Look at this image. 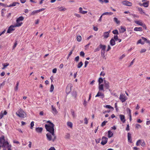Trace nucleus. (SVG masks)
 Instances as JSON below:
<instances>
[{"instance_id": "obj_1", "label": "nucleus", "mask_w": 150, "mask_h": 150, "mask_svg": "<svg viewBox=\"0 0 150 150\" xmlns=\"http://www.w3.org/2000/svg\"><path fill=\"white\" fill-rule=\"evenodd\" d=\"M48 124H45V127L47 131L49 132L46 134L47 139L54 142L56 139V136L54 133V125L50 121L47 122Z\"/></svg>"}, {"instance_id": "obj_2", "label": "nucleus", "mask_w": 150, "mask_h": 150, "mask_svg": "<svg viewBox=\"0 0 150 150\" xmlns=\"http://www.w3.org/2000/svg\"><path fill=\"white\" fill-rule=\"evenodd\" d=\"M0 146L1 147L3 148L4 150H6L7 149L8 150H11V145L9 143L8 139H5L4 135H2L0 137Z\"/></svg>"}, {"instance_id": "obj_3", "label": "nucleus", "mask_w": 150, "mask_h": 150, "mask_svg": "<svg viewBox=\"0 0 150 150\" xmlns=\"http://www.w3.org/2000/svg\"><path fill=\"white\" fill-rule=\"evenodd\" d=\"M16 114L18 116L20 117L24 118L26 116L25 113L21 109H20L17 111Z\"/></svg>"}, {"instance_id": "obj_4", "label": "nucleus", "mask_w": 150, "mask_h": 150, "mask_svg": "<svg viewBox=\"0 0 150 150\" xmlns=\"http://www.w3.org/2000/svg\"><path fill=\"white\" fill-rule=\"evenodd\" d=\"M98 81L99 83L98 88L99 90L104 91L103 85L102 84H101V83L103 81V79L101 77L99 78L98 80Z\"/></svg>"}, {"instance_id": "obj_5", "label": "nucleus", "mask_w": 150, "mask_h": 150, "mask_svg": "<svg viewBox=\"0 0 150 150\" xmlns=\"http://www.w3.org/2000/svg\"><path fill=\"white\" fill-rule=\"evenodd\" d=\"M136 144L137 146L141 145V146L144 147L145 146V143L144 140L139 139L137 141Z\"/></svg>"}, {"instance_id": "obj_6", "label": "nucleus", "mask_w": 150, "mask_h": 150, "mask_svg": "<svg viewBox=\"0 0 150 150\" xmlns=\"http://www.w3.org/2000/svg\"><path fill=\"white\" fill-rule=\"evenodd\" d=\"M127 97L125 94H120V99L122 102H124L127 99Z\"/></svg>"}, {"instance_id": "obj_7", "label": "nucleus", "mask_w": 150, "mask_h": 150, "mask_svg": "<svg viewBox=\"0 0 150 150\" xmlns=\"http://www.w3.org/2000/svg\"><path fill=\"white\" fill-rule=\"evenodd\" d=\"M122 4L124 5L128 6H131L132 3L127 1H124L122 2Z\"/></svg>"}, {"instance_id": "obj_8", "label": "nucleus", "mask_w": 150, "mask_h": 150, "mask_svg": "<svg viewBox=\"0 0 150 150\" xmlns=\"http://www.w3.org/2000/svg\"><path fill=\"white\" fill-rule=\"evenodd\" d=\"M102 141L101 144L102 145H104L106 144L108 142V139L107 137H103L102 138Z\"/></svg>"}, {"instance_id": "obj_9", "label": "nucleus", "mask_w": 150, "mask_h": 150, "mask_svg": "<svg viewBox=\"0 0 150 150\" xmlns=\"http://www.w3.org/2000/svg\"><path fill=\"white\" fill-rule=\"evenodd\" d=\"M15 27H14V25H11L7 30V33H11L13 31L15 30L14 28Z\"/></svg>"}, {"instance_id": "obj_10", "label": "nucleus", "mask_w": 150, "mask_h": 150, "mask_svg": "<svg viewBox=\"0 0 150 150\" xmlns=\"http://www.w3.org/2000/svg\"><path fill=\"white\" fill-rule=\"evenodd\" d=\"M109 83L105 80L104 81V88L108 89L110 87Z\"/></svg>"}, {"instance_id": "obj_11", "label": "nucleus", "mask_w": 150, "mask_h": 150, "mask_svg": "<svg viewBox=\"0 0 150 150\" xmlns=\"http://www.w3.org/2000/svg\"><path fill=\"white\" fill-rule=\"evenodd\" d=\"M119 117L120 118L121 121L123 123H125L126 121L125 116L123 115H119Z\"/></svg>"}, {"instance_id": "obj_12", "label": "nucleus", "mask_w": 150, "mask_h": 150, "mask_svg": "<svg viewBox=\"0 0 150 150\" xmlns=\"http://www.w3.org/2000/svg\"><path fill=\"white\" fill-rule=\"evenodd\" d=\"M119 30L120 33H123L126 31V28L125 27L121 26Z\"/></svg>"}, {"instance_id": "obj_13", "label": "nucleus", "mask_w": 150, "mask_h": 150, "mask_svg": "<svg viewBox=\"0 0 150 150\" xmlns=\"http://www.w3.org/2000/svg\"><path fill=\"white\" fill-rule=\"evenodd\" d=\"M134 22L135 23L138 25H139L140 26L143 25V23L142 22V21L141 20L135 21Z\"/></svg>"}, {"instance_id": "obj_14", "label": "nucleus", "mask_w": 150, "mask_h": 150, "mask_svg": "<svg viewBox=\"0 0 150 150\" xmlns=\"http://www.w3.org/2000/svg\"><path fill=\"white\" fill-rule=\"evenodd\" d=\"M7 114V112L6 111H4V112L1 111L0 113V119L2 118L4 115H6Z\"/></svg>"}, {"instance_id": "obj_15", "label": "nucleus", "mask_w": 150, "mask_h": 150, "mask_svg": "<svg viewBox=\"0 0 150 150\" xmlns=\"http://www.w3.org/2000/svg\"><path fill=\"white\" fill-rule=\"evenodd\" d=\"M57 9L59 11H65L66 10V8L63 6L58 7L57 8Z\"/></svg>"}, {"instance_id": "obj_16", "label": "nucleus", "mask_w": 150, "mask_h": 150, "mask_svg": "<svg viewBox=\"0 0 150 150\" xmlns=\"http://www.w3.org/2000/svg\"><path fill=\"white\" fill-rule=\"evenodd\" d=\"M52 112L54 114L56 115L57 113V112L56 108H54V107L52 105Z\"/></svg>"}, {"instance_id": "obj_17", "label": "nucleus", "mask_w": 150, "mask_h": 150, "mask_svg": "<svg viewBox=\"0 0 150 150\" xmlns=\"http://www.w3.org/2000/svg\"><path fill=\"white\" fill-rule=\"evenodd\" d=\"M138 11H139V12L141 14H145L146 15L148 16V15L147 14H146L143 11L142 8H140V7H138Z\"/></svg>"}, {"instance_id": "obj_18", "label": "nucleus", "mask_w": 150, "mask_h": 150, "mask_svg": "<svg viewBox=\"0 0 150 150\" xmlns=\"http://www.w3.org/2000/svg\"><path fill=\"white\" fill-rule=\"evenodd\" d=\"M127 137L128 141L130 143H132V140L131 139V134L129 132H128L127 133Z\"/></svg>"}, {"instance_id": "obj_19", "label": "nucleus", "mask_w": 150, "mask_h": 150, "mask_svg": "<svg viewBox=\"0 0 150 150\" xmlns=\"http://www.w3.org/2000/svg\"><path fill=\"white\" fill-rule=\"evenodd\" d=\"M149 1H147L146 2L143 3L142 4V6L146 8L148 7L149 6Z\"/></svg>"}, {"instance_id": "obj_20", "label": "nucleus", "mask_w": 150, "mask_h": 150, "mask_svg": "<svg viewBox=\"0 0 150 150\" xmlns=\"http://www.w3.org/2000/svg\"><path fill=\"white\" fill-rule=\"evenodd\" d=\"M16 23L14 25V27H16L20 26L23 24V23L22 22H20L19 21L18 22L17 20L16 21Z\"/></svg>"}, {"instance_id": "obj_21", "label": "nucleus", "mask_w": 150, "mask_h": 150, "mask_svg": "<svg viewBox=\"0 0 150 150\" xmlns=\"http://www.w3.org/2000/svg\"><path fill=\"white\" fill-rule=\"evenodd\" d=\"M83 8L82 7H80L79 8V12L80 13L82 14H85L87 13V11H83L82 10Z\"/></svg>"}, {"instance_id": "obj_22", "label": "nucleus", "mask_w": 150, "mask_h": 150, "mask_svg": "<svg viewBox=\"0 0 150 150\" xmlns=\"http://www.w3.org/2000/svg\"><path fill=\"white\" fill-rule=\"evenodd\" d=\"M43 130V128L42 127H38L36 128L35 130L38 133H41Z\"/></svg>"}, {"instance_id": "obj_23", "label": "nucleus", "mask_w": 150, "mask_h": 150, "mask_svg": "<svg viewBox=\"0 0 150 150\" xmlns=\"http://www.w3.org/2000/svg\"><path fill=\"white\" fill-rule=\"evenodd\" d=\"M17 4H19V3L17 2H14L13 3L7 6H6V7H11V6H16V5ZM5 7H6V6H5Z\"/></svg>"}, {"instance_id": "obj_24", "label": "nucleus", "mask_w": 150, "mask_h": 150, "mask_svg": "<svg viewBox=\"0 0 150 150\" xmlns=\"http://www.w3.org/2000/svg\"><path fill=\"white\" fill-rule=\"evenodd\" d=\"M99 46L100 47V48L102 49L101 51H105L106 47L105 45L100 44Z\"/></svg>"}, {"instance_id": "obj_25", "label": "nucleus", "mask_w": 150, "mask_h": 150, "mask_svg": "<svg viewBox=\"0 0 150 150\" xmlns=\"http://www.w3.org/2000/svg\"><path fill=\"white\" fill-rule=\"evenodd\" d=\"M108 138H110L112 136L113 133L111 131L109 130L108 131Z\"/></svg>"}, {"instance_id": "obj_26", "label": "nucleus", "mask_w": 150, "mask_h": 150, "mask_svg": "<svg viewBox=\"0 0 150 150\" xmlns=\"http://www.w3.org/2000/svg\"><path fill=\"white\" fill-rule=\"evenodd\" d=\"M134 30L135 31H142V27H135L134 29Z\"/></svg>"}, {"instance_id": "obj_27", "label": "nucleus", "mask_w": 150, "mask_h": 150, "mask_svg": "<svg viewBox=\"0 0 150 150\" xmlns=\"http://www.w3.org/2000/svg\"><path fill=\"white\" fill-rule=\"evenodd\" d=\"M110 44L112 46H113L115 45V41L114 39L112 38L110 40Z\"/></svg>"}, {"instance_id": "obj_28", "label": "nucleus", "mask_w": 150, "mask_h": 150, "mask_svg": "<svg viewBox=\"0 0 150 150\" xmlns=\"http://www.w3.org/2000/svg\"><path fill=\"white\" fill-rule=\"evenodd\" d=\"M103 36L104 38H107L109 36V34H108V33L106 32H105L103 33Z\"/></svg>"}, {"instance_id": "obj_29", "label": "nucleus", "mask_w": 150, "mask_h": 150, "mask_svg": "<svg viewBox=\"0 0 150 150\" xmlns=\"http://www.w3.org/2000/svg\"><path fill=\"white\" fill-rule=\"evenodd\" d=\"M142 40L144 41H146V42L147 43L149 44V45H150V40H147L146 38L144 37H142Z\"/></svg>"}, {"instance_id": "obj_30", "label": "nucleus", "mask_w": 150, "mask_h": 150, "mask_svg": "<svg viewBox=\"0 0 150 150\" xmlns=\"http://www.w3.org/2000/svg\"><path fill=\"white\" fill-rule=\"evenodd\" d=\"M144 41H144L142 38V39H140L139 40L137 44H138L140 43L142 45H144Z\"/></svg>"}, {"instance_id": "obj_31", "label": "nucleus", "mask_w": 150, "mask_h": 150, "mask_svg": "<svg viewBox=\"0 0 150 150\" xmlns=\"http://www.w3.org/2000/svg\"><path fill=\"white\" fill-rule=\"evenodd\" d=\"M114 21L117 24H119L120 23V21L118 20V19L116 18L115 17L113 19Z\"/></svg>"}, {"instance_id": "obj_32", "label": "nucleus", "mask_w": 150, "mask_h": 150, "mask_svg": "<svg viewBox=\"0 0 150 150\" xmlns=\"http://www.w3.org/2000/svg\"><path fill=\"white\" fill-rule=\"evenodd\" d=\"M98 1L102 4H103L104 2L108 3L109 2V0H98Z\"/></svg>"}, {"instance_id": "obj_33", "label": "nucleus", "mask_w": 150, "mask_h": 150, "mask_svg": "<svg viewBox=\"0 0 150 150\" xmlns=\"http://www.w3.org/2000/svg\"><path fill=\"white\" fill-rule=\"evenodd\" d=\"M24 17L23 16H20V17H19L16 20L18 22V21H19V22H20L21 21H23V19H24Z\"/></svg>"}, {"instance_id": "obj_34", "label": "nucleus", "mask_w": 150, "mask_h": 150, "mask_svg": "<svg viewBox=\"0 0 150 150\" xmlns=\"http://www.w3.org/2000/svg\"><path fill=\"white\" fill-rule=\"evenodd\" d=\"M67 125L70 128H72L73 126V124L71 122H68L67 123Z\"/></svg>"}, {"instance_id": "obj_35", "label": "nucleus", "mask_w": 150, "mask_h": 150, "mask_svg": "<svg viewBox=\"0 0 150 150\" xmlns=\"http://www.w3.org/2000/svg\"><path fill=\"white\" fill-rule=\"evenodd\" d=\"M71 113L72 116L73 118H75L76 117V115L75 113V112L74 110H72L71 111Z\"/></svg>"}, {"instance_id": "obj_36", "label": "nucleus", "mask_w": 150, "mask_h": 150, "mask_svg": "<svg viewBox=\"0 0 150 150\" xmlns=\"http://www.w3.org/2000/svg\"><path fill=\"white\" fill-rule=\"evenodd\" d=\"M104 107H105L107 108L108 109H113V108L111 106L108 105H105L104 106Z\"/></svg>"}, {"instance_id": "obj_37", "label": "nucleus", "mask_w": 150, "mask_h": 150, "mask_svg": "<svg viewBox=\"0 0 150 150\" xmlns=\"http://www.w3.org/2000/svg\"><path fill=\"white\" fill-rule=\"evenodd\" d=\"M83 65V63L82 62H80L78 64L77 67L78 68H80Z\"/></svg>"}, {"instance_id": "obj_38", "label": "nucleus", "mask_w": 150, "mask_h": 150, "mask_svg": "<svg viewBox=\"0 0 150 150\" xmlns=\"http://www.w3.org/2000/svg\"><path fill=\"white\" fill-rule=\"evenodd\" d=\"M113 14V13L112 12H105L103 13L102 15H112Z\"/></svg>"}, {"instance_id": "obj_39", "label": "nucleus", "mask_w": 150, "mask_h": 150, "mask_svg": "<svg viewBox=\"0 0 150 150\" xmlns=\"http://www.w3.org/2000/svg\"><path fill=\"white\" fill-rule=\"evenodd\" d=\"M105 51H101V56L103 58H105V59L106 58H105Z\"/></svg>"}, {"instance_id": "obj_40", "label": "nucleus", "mask_w": 150, "mask_h": 150, "mask_svg": "<svg viewBox=\"0 0 150 150\" xmlns=\"http://www.w3.org/2000/svg\"><path fill=\"white\" fill-rule=\"evenodd\" d=\"M19 82L18 81H17L16 83V86L14 90L15 91H16L18 90V86L19 85Z\"/></svg>"}, {"instance_id": "obj_41", "label": "nucleus", "mask_w": 150, "mask_h": 150, "mask_svg": "<svg viewBox=\"0 0 150 150\" xmlns=\"http://www.w3.org/2000/svg\"><path fill=\"white\" fill-rule=\"evenodd\" d=\"M108 122V121H104L102 123L101 126L102 127H103Z\"/></svg>"}, {"instance_id": "obj_42", "label": "nucleus", "mask_w": 150, "mask_h": 150, "mask_svg": "<svg viewBox=\"0 0 150 150\" xmlns=\"http://www.w3.org/2000/svg\"><path fill=\"white\" fill-rule=\"evenodd\" d=\"M54 89V86L53 84H51V88L50 90V91L51 92H52Z\"/></svg>"}, {"instance_id": "obj_43", "label": "nucleus", "mask_w": 150, "mask_h": 150, "mask_svg": "<svg viewBox=\"0 0 150 150\" xmlns=\"http://www.w3.org/2000/svg\"><path fill=\"white\" fill-rule=\"evenodd\" d=\"M38 13V10L33 11L31 13V15H34L35 14Z\"/></svg>"}, {"instance_id": "obj_44", "label": "nucleus", "mask_w": 150, "mask_h": 150, "mask_svg": "<svg viewBox=\"0 0 150 150\" xmlns=\"http://www.w3.org/2000/svg\"><path fill=\"white\" fill-rule=\"evenodd\" d=\"M112 33H113V34H118V31L117 30H113L112 31Z\"/></svg>"}, {"instance_id": "obj_45", "label": "nucleus", "mask_w": 150, "mask_h": 150, "mask_svg": "<svg viewBox=\"0 0 150 150\" xmlns=\"http://www.w3.org/2000/svg\"><path fill=\"white\" fill-rule=\"evenodd\" d=\"M135 127L137 129H139L141 127V126L140 125L138 124H136L135 125Z\"/></svg>"}, {"instance_id": "obj_46", "label": "nucleus", "mask_w": 150, "mask_h": 150, "mask_svg": "<svg viewBox=\"0 0 150 150\" xmlns=\"http://www.w3.org/2000/svg\"><path fill=\"white\" fill-rule=\"evenodd\" d=\"M70 90V86H67V88H66V91H67V93H69Z\"/></svg>"}, {"instance_id": "obj_47", "label": "nucleus", "mask_w": 150, "mask_h": 150, "mask_svg": "<svg viewBox=\"0 0 150 150\" xmlns=\"http://www.w3.org/2000/svg\"><path fill=\"white\" fill-rule=\"evenodd\" d=\"M127 112L129 113V115H131V111L129 108H127Z\"/></svg>"}, {"instance_id": "obj_48", "label": "nucleus", "mask_w": 150, "mask_h": 150, "mask_svg": "<svg viewBox=\"0 0 150 150\" xmlns=\"http://www.w3.org/2000/svg\"><path fill=\"white\" fill-rule=\"evenodd\" d=\"M77 40L78 42H80L81 40V36H78L77 38Z\"/></svg>"}, {"instance_id": "obj_49", "label": "nucleus", "mask_w": 150, "mask_h": 150, "mask_svg": "<svg viewBox=\"0 0 150 150\" xmlns=\"http://www.w3.org/2000/svg\"><path fill=\"white\" fill-rule=\"evenodd\" d=\"M2 65L3 67L6 68L7 66L9 65V64L8 63H4Z\"/></svg>"}, {"instance_id": "obj_50", "label": "nucleus", "mask_w": 150, "mask_h": 150, "mask_svg": "<svg viewBox=\"0 0 150 150\" xmlns=\"http://www.w3.org/2000/svg\"><path fill=\"white\" fill-rule=\"evenodd\" d=\"M5 84V82L3 81L2 83H0V88L2 87Z\"/></svg>"}, {"instance_id": "obj_51", "label": "nucleus", "mask_w": 150, "mask_h": 150, "mask_svg": "<svg viewBox=\"0 0 150 150\" xmlns=\"http://www.w3.org/2000/svg\"><path fill=\"white\" fill-rule=\"evenodd\" d=\"M34 126V122L33 121H32L30 123V128L31 129H32L33 126Z\"/></svg>"}, {"instance_id": "obj_52", "label": "nucleus", "mask_w": 150, "mask_h": 150, "mask_svg": "<svg viewBox=\"0 0 150 150\" xmlns=\"http://www.w3.org/2000/svg\"><path fill=\"white\" fill-rule=\"evenodd\" d=\"M84 53L83 51H81L80 52V55L81 56L84 57Z\"/></svg>"}, {"instance_id": "obj_53", "label": "nucleus", "mask_w": 150, "mask_h": 150, "mask_svg": "<svg viewBox=\"0 0 150 150\" xmlns=\"http://www.w3.org/2000/svg\"><path fill=\"white\" fill-rule=\"evenodd\" d=\"M84 123L87 124L88 123V120L87 119V118L85 117L84 119Z\"/></svg>"}, {"instance_id": "obj_54", "label": "nucleus", "mask_w": 150, "mask_h": 150, "mask_svg": "<svg viewBox=\"0 0 150 150\" xmlns=\"http://www.w3.org/2000/svg\"><path fill=\"white\" fill-rule=\"evenodd\" d=\"M146 49H142L140 51V53H142L143 52H146Z\"/></svg>"}, {"instance_id": "obj_55", "label": "nucleus", "mask_w": 150, "mask_h": 150, "mask_svg": "<svg viewBox=\"0 0 150 150\" xmlns=\"http://www.w3.org/2000/svg\"><path fill=\"white\" fill-rule=\"evenodd\" d=\"M118 37L117 35H115L114 37V39L117 41L118 39Z\"/></svg>"}, {"instance_id": "obj_56", "label": "nucleus", "mask_w": 150, "mask_h": 150, "mask_svg": "<svg viewBox=\"0 0 150 150\" xmlns=\"http://www.w3.org/2000/svg\"><path fill=\"white\" fill-rule=\"evenodd\" d=\"M70 135L69 134H67L65 136V138L67 139H68L70 137Z\"/></svg>"}, {"instance_id": "obj_57", "label": "nucleus", "mask_w": 150, "mask_h": 150, "mask_svg": "<svg viewBox=\"0 0 150 150\" xmlns=\"http://www.w3.org/2000/svg\"><path fill=\"white\" fill-rule=\"evenodd\" d=\"M79 57L78 56L76 57L75 58V60L76 62H78L79 60Z\"/></svg>"}, {"instance_id": "obj_58", "label": "nucleus", "mask_w": 150, "mask_h": 150, "mask_svg": "<svg viewBox=\"0 0 150 150\" xmlns=\"http://www.w3.org/2000/svg\"><path fill=\"white\" fill-rule=\"evenodd\" d=\"M126 130L127 131H128L129 130V124L127 125Z\"/></svg>"}, {"instance_id": "obj_59", "label": "nucleus", "mask_w": 150, "mask_h": 150, "mask_svg": "<svg viewBox=\"0 0 150 150\" xmlns=\"http://www.w3.org/2000/svg\"><path fill=\"white\" fill-rule=\"evenodd\" d=\"M100 50V48L98 47L96 48L94 50V52H96L97 51H98Z\"/></svg>"}, {"instance_id": "obj_60", "label": "nucleus", "mask_w": 150, "mask_h": 150, "mask_svg": "<svg viewBox=\"0 0 150 150\" xmlns=\"http://www.w3.org/2000/svg\"><path fill=\"white\" fill-rule=\"evenodd\" d=\"M88 64V62L87 61H86L85 62L84 67H87V66Z\"/></svg>"}, {"instance_id": "obj_61", "label": "nucleus", "mask_w": 150, "mask_h": 150, "mask_svg": "<svg viewBox=\"0 0 150 150\" xmlns=\"http://www.w3.org/2000/svg\"><path fill=\"white\" fill-rule=\"evenodd\" d=\"M87 102L86 100V99H85L83 103V104L84 106H86L87 105Z\"/></svg>"}, {"instance_id": "obj_62", "label": "nucleus", "mask_w": 150, "mask_h": 150, "mask_svg": "<svg viewBox=\"0 0 150 150\" xmlns=\"http://www.w3.org/2000/svg\"><path fill=\"white\" fill-rule=\"evenodd\" d=\"M105 75V73H104V71H101L100 74V76H104Z\"/></svg>"}, {"instance_id": "obj_63", "label": "nucleus", "mask_w": 150, "mask_h": 150, "mask_svg": "<svg viewBox=\"0 0 150 150\" xmlns=\"http://www.w3.org/2000/svg\"><path fill=\"white\" fill-rule=\"evenodd\" d=\"M57 69L56 68L53 69L52 70V72L53 73H56Z\"/></svg>"}, {"instance_id": "obj_64", "label": "nucleus", "mask_w": 150, "mask_h": 150, "mask_svg": "<svg viewBox=\"0 0 150 150\" xmlns=\"http://www.w3.org/2000/svg\"><path fill=\"white\" fill-rule=\"evenodd\" d=\"M48 150H56L55 149L54 147H51V148Z\"/></svg>"}]
</instances>
